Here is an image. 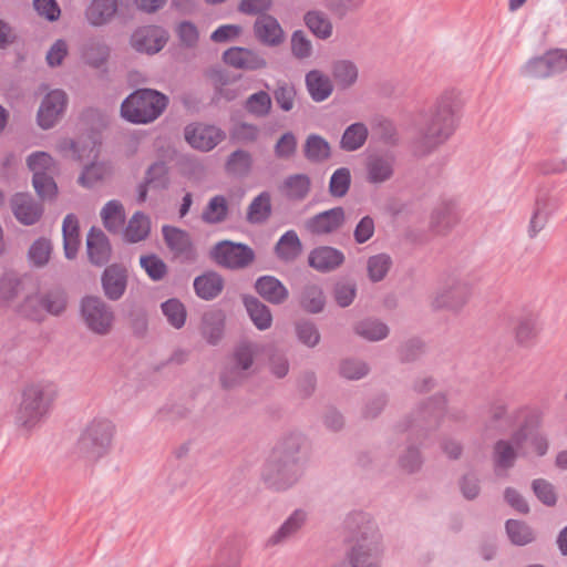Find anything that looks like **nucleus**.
Returning a JSON list of instances; mask_svg holds the SVG:
<instances>
[{
  "instance_id": "11",
  "label": "nucleus",
  "mask_w": 567,
  "mask_h": 567,
  "mask_svg": "<svg viewBox=\"0 0 567 567\" xmlns=\"http://www.w3.org/2000/svg\"><path fill=\"white\" fill-rule=\"evenodd\" d=\"M526 439V426H522L513 434L511 440H499L495 443L493 460L496 475H503L502 472H506L514 466L518 454H525L524 443Z\"/></svg>"
},
{
  "instance_id": "53",
  "label": "nucleus",
  "mask_w": 567,
  "mask_h": 567,
  "mask_svg": "<svg viewBox=\"0 0 567 567\" xmlns=\"http://www.w3.org/2000/svg\"><path fill=\"white\" fill-rule=\"evenodd\" d=\"M351 185V172L348 167L337 168L329 181V193L332 197L341 198L347 195Z\"/></svg>"
},
{
  "instance_id": "42",
  "label": "nucleus",
  "mask_w": 567,
  "mask_h": 567,
  "mask_svg": "<svg viewBox=\"0 0 567 567\" xmlns=\"http://www.w3.org/2000/svg\"><path fill=\"white\" fill-rule=\"evenodd\" d=\"M151 231V220L142 212H136L128 220L123 235L128 243H138L147 238Z\"/></svg>"
},
{
  "instance_id": "41",
  "label": "nucleus",
  "mask_w": 567,
  "mask_h": 567,
  "mask_svg": "<svg viewBox=\"0 0 567 567\" xmlns=\"http://www.w3.org/2000/svg\"><path fill=\"white\" fill-rule=\"evenodd\" d=\"M101 218L104 227L113 234L120 233L125 223V213L121 202L109 200L101 210Z\"/></svg>"
},
{
  "instance_id": "3",
  "label": "nucleus",
  "mask_w": 567,
  "mask_h": 567,
  "mask_svg": "<svg viewBox=\"0 0 567 567\" xmlns=\"http://www.w3.org/2000/svg\"><path fill=\"white\" fill-rule=\"evenodd\" d=\"M456 103L452 92L442 94L420 132L419 152L426 154L447 141L456 128Z\"/></svg>"
},
{
  "instance_id": "25",
  "label": "nucleus",
  "mask_w": 567,
  "mask_h": 567,
  "mask_svg": "<svg viewBox=\"0 0 567 567\" xmlns=\"http://www.w3.org/2000/svg\"><path fill=\"white\" fill-rule=\"evenodd\" d=\"M343 261V252L330 246L313 248L308 256L309 266L319 272H330L342 265Z\"/></svg>"
},
{
  "instance_id": "17",
  "label": "nucleus",
  "mask_w": 567,
  "mask_h": 567,
  "mask_svg": "<svg viewBox=\"0 0 567 567\" xmlns=\"http://www.w3.org/2000/svg\"><path fill=\"white\" fill-rule=\"evenodd\" d=\"M68 97L62 90L50 91L42 100L37 120L40 127L49 130L54 126L66 107Z\"/></svg>"
},
{
  "instance_id": "24",
  "label": "nucleus",
  "mask_w": 567,
  "mask_h": 567,
  "mask_svg": "<svg viewBox=\"0 0 567 567\" xmlns=\"http://www.w3.org/2000/svg\"><path fill=\"white\" fill-rule=\"evenodd\" d=\"M254 34L260 43L267 47L279 45L285 39L280 23L270 14H261L256 19Z\"/></svg>"
},
{
  "instance_id": "1",
  "label": "nucleus",
  "mask_w": 567,
  "mask_h": 567,
  "mask_svg": "<svg viewBox=\"0 0 567 567\" xmlns=\"http://www.w3.org/2000/svg\"><path fill=\"white\" fill-rule=\"evenodd\" d=\"M346 528L349 533L346 559L350 567H381L383 538L373 517L364 512L350 513Z\"/></svg>"
},
{
  "instance_id": "55",
  "label": "nucleus",
  "mask_w": 567,
  "mask_h": 567,
  "mask_svg": "<svg viewBox=\"0 0 567 567\" xmlns=\"http://www.w3.org/2000/svg\"><path fill=\"white\" fill-rule=\"evenodd\" d=\"M305 442V436L300 432H291L286 435L277 447V457L300 458L298 453Z\"/></svg>"
},
{
  "instance_id": "43",
  "label": "nucleus",
  "mask_w": 567,
  "mask_h": 567,
  "mask_svg": "<svg viewBox=\"0 0 567 567\" xmlns=\"http://www.w3.org/2000/svg\"><path fill=\"white\" fill-rule=\"evenodd\" d=\"M369 135L368 127L361 122L349 125L340 140V147L346 152H354L361 148Z\"/></svg>"
},
{
  "instance_id": "33",
  "label": "nucleus",
  "mask_w": 567,
  "mask_h": 567,
  "mask_svg": "<svg viewBox=\"0 0 567 567\" xmlns=\"http://www.w3.org/2000/svg\"><path fill=\"white\" fill-rule=\"evenodd\" d=\"M243 302L250 320L258 330L264 331L271 327L272 315L268 306L254 296H245Z\"/></svg>"
},
{
  "instance_id": "62",
  "label": "nucleus",
  "mask_w": 567,
  "mask_h": 567,
  "mask_svg": "<svg viewBox=\"0 0 567 567\" xmlns=\"http://www.w3.org/2000/svg\"><path fill=\"white\" fill-rule=\"evenodd\" d=\"M274 97L276 103L282 111L289 112L290 110H292L295 104V86L286 82L279 83L276 90L274 91Z\"/></svg>"
},
{
  "instance_id": "9",
  "label": "nucleus",
  "mask_w": 567,
  "mask_h": 567,
  "mask_svg": "<svg viewBox=\"0 0 567 567\" xmlns=\"http://www.w3.org/2000/svg\"><path fill=\"white\" fill-rule=\"evenodd\" d=\"M210 255L216 264L230 270L244 269L255 260V251L251 247L230 240L217 243Z\"/></svg>"
},
{
  "instance_id": "4",
  "label": "nucleus",
  "mask_w": 567,
  "mask_h": 567,
  "mask_svg": "<svg viewBox=\"0 0 567 567\" xmlns=\"http://www.w3.org/2000/svg\"><path fill=\"white\" fill-rule=\"evenodd\" d=\"M56 396L58 389L52 383L28 386L16 413V423L27 430L33 429L49 414Z\"/></svg>"
},
{
  "instance_id": "22",
  "label": "nucleus",
  "mask_w": 567,
  "mask_h": 567,
  "mask_svg": "<svg viewBox=\"0 0 567 567\" xmlns=\"http://www.w3.org/2000/svg\"><path fill=\"white\" fill-rule=\"evenodd\" d=\"M104 295L112 301L121 299L127 287V270L124 266L112 264L101 277Z\"/></svg>"
},
{
  "instance_id": "51",
  "label": "nucleus",
  "mask_w": 567,
  "mask_h": 567,
  "mask_svg": "<svg viewBox=\"0 0 567 567\" xmlns=\"http://www.w3.org/2000/svg\"><path fill=\"white\" fill-rule=\"evenodd\" d=\"M455 220L454 207L449 203L437 206L431 215V226L437 233L449 229Z\"/></svg>"
},
{
  "instance_id": "52",
  "label": "nucleus",
  "mask_w": 567,
  "mask_h": 567,
  "mask_svg": "<svg viewBox=\"0 0 567 567\" xmlns=\"http://www.w3.org/2000/svg\"><path fill=\"white\" fill-rule=\"evenodd\" d=\"M392 259L388 254L381 252L369 257L367 261L368 276L371 281H381L389 272Z\"/></svg>"
},
{
  "instance_id": "63",
  "label": "nucleus",
  "mask_w": 567,
  "mask_h": 567,
  "mask_svg": "<svg viewBox=\"0 0 567 567\" xmlns=\"http://www.w3.org/2000/svg\"><path fill=\"white\" fill-rule=\"evenodd\" d=\"M297 138L292 132H286L277 141L274 152L278 158L288 159L296 154Z\"/></svg>"
},
{
  "instance_id": "30",
  "label": "nucleus",
  "mask_w": 567,
  "mask_h": 567,
  "mask_svg": "<svg viewBox=\"0 0 567 567\" xmlns=\"http://www.w3.org/2000/svg\"><path fill=\"white\" fill-rule=\"evenodd\" d=\"M224 284V278L218 272L210 270L195 277L193 287L198 298L210 301L221 293Z\"/></svg>"
},
{
  "instance_id": "49",
  "label": "nucleus",
  "mask_w": 567,
  "mask_h": 567,
  "mask_svg": "<svg viewBox=\"0 0 567 567\" xmlns=\"http://www.w3.org/2000/svg\"><path fill=\"white\" fill-rule=\"evenodd\" d=\"M305 23L319 39H328L332 34V23L327 14L321 11L313 10L307 12Z\"/></svg>"
},
{
  "instance_id": "26",
  "label": "nucleus",
  "mask_w": 567,
  "mask_h": 567,
  "mask_svg": "<svg viewBox=\"0 0 567 567\" xmlns=\"http://www.w3.org/2000/svg\"><path fill=\"white\" fill-rule=\"evenodd\" d=\"M365 172L370 184H382L393 176L394 157L389 154H372L367 158Z\"/></svg>"
},
{
  "instance_id": "10",
  "label": "nucleus",
  "mask_w": 567,
  "mask_h": 567,
  "mask_svg": "<svg viewBox=\"0 0 567 567\" xmlns=\"http://www.w3.org/2000/svg\"><path fill=\"white\" fill-rule=\"evenodd\" d=\"M81 313L89 329L97 334L107 333L114 319L112 309L95 296L82 299Z\"/></svg>"
},
{
  "instance_id": "61",
  "label": "nucleus",
  "mask_w": 567,
  "mask_h": 567,
  "mask_svg": "<svg viewBox=\"0 0 567 567\" xmlns=\"http://www.w3.org/2000/svg\"><path fill=\"white\" fill-rule=\"evenodd\" d=\"M32 184L38 196L43 199L54 197L58 192L56 184L52 176H50V173L34 174L32 177Z\"/></svg>"
},
{
  "instance_id": "32",
  "label": "nucleus",
  "mask_w": 567,
  "mask_h": 567,
  "mask_svg": "<svg viewBox=\"0 0 567 567\" xmlns=\"http://www.w3.org/2000/svg\"><path fill=\"white\" fill-rule=\"evenodd\" d=\"M81 55L89 65L100 68L107 61L110 49L103 38L91 37L83 43Z\"/></svg>"
},
{
  "instance_id": "8",
  "label": "nucleus",
  "mask_w": 567,
  "mask_h": 567,
  "mask_svg": "<svg viewBox=\"0 0 567 567\" xmlns=\"http://www.w3.org/2000/svg\"><path fill=\"white\" fill-rule=\"evenodd\" d=\"M65 307V291L61 288H53L45 293H37L25 298L21 311L32 320H41L44 312L58 316L64 311Z\"/></svg>"
},
{
  "instance_id": "7",
  "label": "nucleus",
  "mask_w": 567,
  "mask_h": 567,
  "mask_svg": "<svg viewBox=\"0 0 567 567\" xmlns=\"http://www.w3.org/2000/svg\"><path fill=\"white\" fill-rule=\"evenodd\" d=\"M112 436V422L105 419H95L81 434L78 441V450L83 456L97 460L107 452Z\"/></svg>"
},
{
  "instance_id": "12",
  "label": "nucleus",
  "mask_w": 567,
  "mask_h": 567,
  "mask_svg": "<svg viewBox=\"0 0 567 567\" xmlns=\"http://www.w3.org/2000/svg\"><path fill=\"white\" fill-rule=\"evenodd\" d=\"M255 353V347L251 343L244 342L236 347L230 367L220 377L224 388L234 386L247 375V371L252 367Z\"/></svg>"
},
{
  "instance_id": "44",
  "label": "nucleus",
  "mask_w": 567,
  "mask_h": 567,
  "mask_svg": "<svg viewBox=\"0 0 567 567\" xmlns=\"http://www.w3.org/2000/svg\"><path fill=\"white\" fill-rule=\"evenodd\" d=\"M303 152L305 157L311 163H322L331 155L329 142L318 134L308 135Z\"/></svg>"
},
{
  "instance_id": "16",
  "label": "nucleus",
  "mask_w": 567,
  "mask_h": 567,
  "mask_svg": "<svg viewBox=\"0 0 567 567\" xmlns=\"http://www.w3.org/2000/svg\"><path fill=\"white\" fill-rule=\"evenodd\" d=\"M344 220V209L338 206L307 218L303 228L310 235L324 236L337 231Z\"/></svg>"
},
{
  "instance_id": "54",
  "label": "nucleus",
  "mask_w": 567,
  "mask_h": 567,
  "mask_svg": "<svg viewBox=\"0 0 567 567\" xmlns=\"http://www.w3.org/2000/svg\"><path fill=\"white\" fill-rule=\"evenodd\" d=\"M51 252V241L48 238L41 237L33 241L29 248L28 257L34 267H43L48 264Z\"/></svg>"
},
{
  "instance_id": "14",
  "label": "nucleus",
  "mask_w": 567,
  "mask_h": 567,
  "mask_svg": "<svg viewBox=\"0 0 567 567\" xmlns=\"http://www.w3.org/2000/svg\"><path fill=\"white\" fill-rule=\"evenodd\" d=\"M186 142L194 148L208 152L226 137V133L216 125L194 123L185 127Z\"/></svg>"
},
{
  "instance_id": "39",
  "label": "nucleus",
  "mask_w": 567,
  "mask_h": 567,
  "mask_svg": "<svg viewBox=\"0 0 567 567\" xmlns=\"http://www.w3.org/2000/svg\"><path fill=\"white\" fill-rule=\"evenodd\" d=\"M271 215V196L268 192H261L247 208L246 219L249 224H264Z\"/></svg>"
},
{
  "instance_id": "48",
  "label": "nucleus",
  "mask_w": 567,
  "mask_h": 567,
  "mask_svg": "<svg viewBox=\"0 0 567 567\" xmlns=\"http://www.w3.org/2000/svg\"><path fill=\"white\" fill-rule=\"evenodd\" d=\"M163 315L167 322L175 329H181L185 326L187 311L184 303L177 298H171L161 305Z\"/></svg>"
},
{
  "instance_id": "56",
  "label": "nucleus",
  "mask_w": 567,
  "mask_h": 567,
  "mask_svg": "<svg viewBox=\"0 0 567 567\" xmlns=\"http://www.w3.org/2000/svg\"><path fill=\"white\" fill-rule=\"evenodd\" d=\"M296 337L299 342L308 348H315L320 342V332L310 320H300L295 324Z\"/></svg>"
},
{
  "instance_id": "59",
  "label": "nucleus",
  "mask_w": 567,
  "mask_h": 567,
  "mask_svg": "<svg viewBox=\"0 0 567 567\" xmlns=\"http://www.w3.org/2000/svg\"><path fill=\"white\" fill-rule=\"evenodd\" d=\"M144 179L152 188L165 189L168 186V169L164 162L153 163L145 173Z\"/></svg>"
},
{
  "instance_id": "40",
  "label": "nucleus",
  "mask_w": 567,
  "mask_h": 567,
  "mask_svg": "<svg viewBox=\"0 0 567 567\" xmlns=\"http://www.w3.org/2000/svg\"><path fill=\"white\" fill-rule=\"evenodd\" d=\"M252 167V157L245 150H236L229 154L225 163V171L236 178H244L249 175Z\"/></svg>"
},
{
  "instance_id": "46",
  "label": "nucleus",
  "mask_w": 567,
  "mask_h": 567,
  "mask_svg": "<svg viewBox=\"0 0 567 567\" xmlns=\"http://www.w3.org/2000/svg\"><path fill=\"white\" fill-rule=\"evenodd\" d=\"M505 528L509 540L516 546L528 545L535 539L533 528L522 520L508 519Z\"/></svg>"
},
{
  "instance_id": "60",
  "label": "nucleus",
  "mask_w": 567,
  "mask_h": 567,
  "mask_svg": "<svg viewBox=\"0 0 567 567\" xmlns=\"http://www.w3.org/2000/svg\"><path fill=\"white\" fill-rule=\"evenodd\" d=\"M333 76L343 87L352 85L358 79V69L350 61H338L333 64Z\"/></svg>"
},
{
  "instance_id": "58",
  "label": "nucleus",
  "mask_w": 567,
  "mask_h": 567,
  "mask_svg": "<svg viewBox=\"0 0 567 567\" xmlns=\"http://www.w3.org/2000/svg\"><path fill=\"white\" fill-rule=\"evenodd\" d=\"M532 491L537 499L545 506L553 507L557 504V493L555 486L544 478H536L532 482Z\"/></svg>"
},
{
  "instance_id": "38",
  "label": "nucleus",
  "mask_w": 567,
  "mask_h": 567,
  "mask_svg": "<svg viewBox=\"0 0 567 567\" xmlns=\"http://www.w3.org/2000/svg\"><path fill=\"white\" fill-rule=\"evenodd\" d=\"M229 213V205L224 195H215L209 198L206 207L202 212V220L207 225H218L224 223Z\"/></svg>"
},
{
  "instance_id": "5",
  "label": "nucleus",
  "mask_w": 567,
  "mask_h": 567,
  "mask_svg": "<svg viewBox=\"0 0 567 567\" xmlns=\"http://www.w3.org/2000/svg\"><path fill=\"white\" fill-rule=\"evenodd\" d=\"M168 97L152 89H138L121 104V115L133 124L155 121L167 107Z\"/></svg>"
},
{
  "instance_id": "20",
  "label": "nucleus",
  "mask_w": 567,
  "mask_h": 567,
  "mask_svg": "<svg viewBox=\"0 0 567 567\" xmlns=\"http://www.w3.org/2000/svg\"><path fill=\"white\" fill-rule=\"evenodd\" d=\"M226 64L238 70L256 71L266 68V59L256 50L233 47L223 54Z\"/></svg>"
},
{
  "instance_id": "29",
  "label": "nucleus",
  "mask_w": 567,
  "mask_h": 567,
  "mask_svg": "<svg viewBox=\"0 0 567 567\" xmlns=\"http://www.w3.org/2000/svg\"><path fill=\"white\" fill-rule=\"evenodd\" d=\"M118 9V0H91L84 16L92 27H103L112 21Z\"/></svg>"
},
{
  "instance_id": "36",
  "label": "nucleus",
  "mask_w": 567,
  "mask_h": 567,
  "mask_svg": "<svg viewBox=\"0 0 567 567\" xmlns=\"http://www.w3.org/2000/svg\"><path fill=\"white\" fill-rule=\"evenodd\" d=\"M306 86L311 99L316 102L327 100L333 90L329 76L319 70H311L306 74Z\"/></svg>"
},
{
  "instance_id": "19",
  "label": "nucleus",
  "mask_w": 567,
  "mask_h": 567,
  "mask_svg": "<svg viewBox=\"0 0 567 567\" xmlns=\"http://www.w3.org/2000/svg\"><path fill=\"white\" fill-rule=\"evenodd\" d=\"M167 41L166 31L157 25H144L134 31L131 37L132 47L138 52L148 54L161 51Z\"/></svg>"
},
{
  "instance_id": "27",
  "label": "nucleus",
  "mask_w": 567,
  "mask_h": 567,
  "mask_svg": "<svg viewBox=\"0 0 567 567\" xmlns=\"http://www.w3.org/2000/svg\"><path fill=\"white\" fill-rule=\"evenodd\" d=\"M256 292L267 302L271 305H281L288 297L287 287L275 276L265 275L255 281Z\"/></svg>"
},
{
  "instance_id": "50",
  "label": "nucleus",
  "mask_w": 567,
  "mask_h": 567,
  "mask_svg": "<svg viewBox=\"0 0 567 567\" xmlns=\"http://www.w3.org/2000/svg\"><path fill=\"white\" fill-rule=\"evenodd\" d=\"M271 105L270 95L266 91H258L247 97L244 107L256 117H265L270 113Z\"/></svg>"
},
{
  "instance_id": "31",
  "label": "nucleus",
  "mask_w": 567,
  "mask_h": 567,
  "mask_svg": "<svg viewBox=\"0 0 567 567\" xmlns=\"http://www.w3.org/2000/svg\"><path fill=\"white\" fill-rule=\"evenodd\" d=\"M226 316L220 309L206 311L202 318V334L207 343L218 344L224 336Z\"/></svg>"
},
{
  "instance_id": "13",
  "label": "nucleus",
  "mask_w": 567,
  "mask_h": 567,
  "mask_svg": "<svg viewBox=\"0 0 567 567\" xmlns=\"http://www.w3.org/2000/svg\"><path fill=\"white\" fill-rule=\"evenodd\" d=\"M162 235L166 246L174 257L184 264H193L197 260V252L189 234L175 226L164 225Z\"/></svg>"
},
{
  "instance_id": "23",
  "label": "nucleus",
  "mask_w": 567,
  "mask_h": 567,
  "mask_svg": "<svg viewBox=\"0 0 567 567\" xmlns=\"http://www.w3.org/2000/svg\"><path fill=\"white\" fill-rule=\"evenodd\" d=\"M86 250L90 261L95 266L109 262L112 247L107 236L100 228L92 227L86 236Z\"/></svg>"
},
{
  "instance_id": "35",
  "label": "nucleus",
  "mask_w": 567,
  "mask_h": 567,
  "mask_svg": "<svg viewBox=\"0 0 567 567\" xmlns=\"http://www.w3.org/2000/svg\"><path fill=\"white\" fill-rule=\"evenodd\" d=\"M302 251V244L295 230H287L280 236L276 246V256L285 262H291L298 258Z\"/></svg>"
},
{
  "instance_id": "57",
  "label": "nucleus",
  "mask_w": 567,
  "mask_h": 567,
  "mask_svg": "<svg viewBox=\"0 0 567 567\" xmlns=\"http://www.w3.org/2000/svg\"><path fill=\"white\" fill-rule=\"evenodd\" d=\"M140 265L153 281H161L167 274V265L155 254L144 255Z\"/></svg>"
},
{
  "instance_id": "28",
  "label": "nucleus",
  "mask_w": 567,
  "mask_h": 567,
  "mask_svg": "<svg viewBox=\"0 0 567 567\" xmlns=\"http://www.w3.org/2000/svg\"><path fill=\"white\" fill-rule=\"evenodd\" d=\"M558 202L556 198L539 194L536 198L535 209L532 215L528 234L533 238L546 226L549 216L557 209Z\"/></svg>"
},
{
  "instance_id": "37",
  "label": "nucleus",
  "mask_w": 567,
  "mask_h": 567,
  "mask_svg": "<svg viewBox=\"0 0 567 567\" xmlns=\"http://www.w3.org/2000/svg\"><path fill=\"white\" fill-rule=\"evenodd\" d=\"M311 181L306 174H293L287 176L281 186V193L289 199L302 200L310 192Z\"/></svg>"
},
{
  "instance_id": "47",
  "label": "nucleus",
  "mask_w": 567,
  "mask_h": 567,
  "mask_svg": "<svg viewBox=\"0 0 567 567\" xmlns=\"http://www.w3.org/2000/svg\"><path fill=\"white\" fill-rule=\"evenodd\" d=\"M354 331L368 341H380L388 337L389 328L377 319H365L357 323Z\"/></svg>"
},
{
  "instance_id": "64",
  "label": "nucleus",
  "mask_w": 567,
  "mask_h": 567,
  "mask_svg": "<svg viewBox=\"0 0 567 567\" xmlns=\"http://www.w3.org/2000/svg\"><path fill=\"white\" fill-rule=\"evenodd\" d=\"M355 293V284L351 281H339L336 284L333 289L336 302L342 308H346L353 302Z\"/></svg>"
},
{
  "instance_id": "2",
  "label": "nucleus",
  "mask_w": 567,
  "mask_h": 567,
  "mask_svg": "<svg viewBox=\"0 0 567 567\" xmlns=\"http://www.w3.org/2000/svg\"><path fill=\"white\" fill-rule=\"evenodd\" d=\"M464 417L462 410L447 409L445 396L437 394L422 402L399 426L402 432L409 433L411 441L426 445L431 434L445 421L461 422Z\"/></svg>"
},
{
  "instance_id": "21",
  "label": "nucleus",
  "mask_w": 567,
  "mask_h": 567,
  "mask_svg": "<svg viewBox=\"0 0 567 567\" xmlns=\"http://www.w3.org/2000/svg\"><path fill=\"white\" fill-rule=\"evenodd\" d=\"M11 208L17 220L25 226L34 225L44 212L43 205L25 193L12 196Z\"/></svg>"
},
{
  "instance_id": "15",
  "label": "nucleus",
  "mask_w": 567,
  "mask_h": 567,
  "mask_svg": "<svg viewBox=\"0 0 567 567\" xmlns=\"http://www.w3.org/2000/svg\"><path fill=\"white\" fill-rule=\"evenodd\" d=\"M470 293L467 282L452 279L436 291L432 306L435 309L457 310L467 301Z\"/></svg>"
},
{
  "instance_id": "45",
  "label": "nucleus",
  "mask_w": 567,
  "mask_h": 567,
  "mask_svg": "<svg viewBox=\"0 0 567 567\" xmlns=\"http://www.w3.org/2000/svg\"><path fill=\"white\" fill-rule=\"evenodd\" d=\"M326 298L320 286L308 284L300 293V306L310 313H319L323 310Z\"/></svg>"
},
{
  "instance_id": "18",
  "label": "nucleus",
  "mask_w": 567,
  "mask_h": 567,
  "mask_svg": "<svg viewBox=\"0 0 567 567\" xmlns=\"http://www.w3.org/2000/svg\"><path fill=\"white\" fill-rule=\"evenodd\" d=\"M308 520V513L302 508L295 509L284 523L267 538V548L286 544L295 538Z\"/></svg>"
},
{
  "instance_id": "34",
  "label": "nucleus",
  "mask_w": 567,
  "mask_h": 567,
  "mask_svg": "<svg viewBox=\"0 0 567 567\" xmlns=\"http://www.w3.org/2000/svg\"><path fill=\"white\" fill-rule=\"evenodd\" d=\"M63 249L68 259L76 257L81 240L79 220L74 214H68L62 225Z\"/></svg>"
},
{
  "instance_id": "6",
  "label": "nucleus",
  "mask_w": 567,
  "mask_h": 567,
  "mask_svg": "<svg viewBox=\"0 0 567 567\" xmlns=\"http://www.w3.org/2000/svg\"><path fill=\"white\" fill-rule=\"evenodd\" d=\"M305 468V462L301 458L277 457L266 463L262 478L270 488L286 491L301 478Z\"/></svg>"
}]
</instances>
